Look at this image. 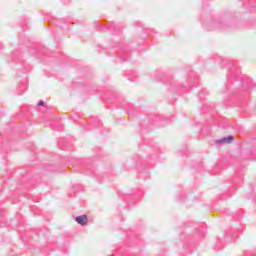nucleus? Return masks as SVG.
<instances>
[{
	"label": "nucleus",
	"mask_w": 256,
	"mask_h": 256,
	"mask_svg": "<svg viewBox=\"0 0 256 256\" xmlns=\"http://www.w3.org/2000/svg\"><path fill=\"white\" fill-rule=\"evenodd\" d=\"M45 106V102L40 101V103H38V107H44Z\"/></svg>",
	"instance_id": "nucleus-3"
},
{
	"label": "nucleus",
	"mask_w": 256,
	"mask_h": 256,
	"mask_svg": "<svg viewBox=\"0 0 256 256\" xmlns=\"http://www.w3.org/2000/svg\"><path fill=\"white\" fill-rule=\"evenodd\" d=\"M234 139H235V138H234L233 136H228V137H226V138H222V139H220V140H216L215 143H216L217 145H220V144L226 145V144H229V143H233Z\"/></svg>",
	"instance_id": "nucleus-2"
},
{
	"label": "nucleus",
	"mask_w": 256,
	"mask_h": 256,
	"mask_svg": "<svg viewBox=\"0 0 256 256\" xmlns=\"http://www.w3.org/2000/svg\"><path fill=\"white\" fill-rule=\"evenodd\" d=\"M75 221L76 223H78V225L85 226L87 225V223H89V218L87 217V215H81L76 217Z\"/></svg>",
	"instance_id": "nucleus-1"
}]
</instances>
